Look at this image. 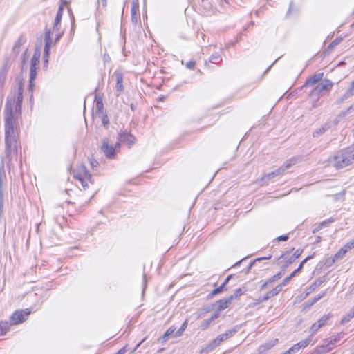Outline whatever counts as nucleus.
<instances>
[{"mask_svg":"<svg viewBox=\"0 0 354 354\" xmlns=\"http://www.w3.org/2000/svg\"><path fill=\"white\" fill-rule=\"evenodd\" d=\"M302 253V250H300V249H297L295 252L293 254V255L292 256V259L293 261H295L296 259L299 258L300 257V255Z\"/></svg>","mask_w":354,"mask_h":354,"instance_id":"obj_46","label":"nucleus"},{"mask_svg":"<svg viewBox=\"0 0 354 354\" xmlns=\"http://www.w3.org/2000/svg\"><path fill=\"white\" fill-rule=\"evenodd\" d=\"M110 60V57L108 55H104V62H109Z\"/></svg>","mask_w":354,"mask_h":354,"instance_id":"obj_62","label":"nucleus"},{"mask_svg":"<svg viewBox=\"0 0 354 354\" xmlns=\"http://www.w3.org/2000/svg\"><path fill=\"white\" fill-rule=\"evenodd\" d=\"M328 345H322L315 348L313 354H323L324 353L330 351L332 348H328Z\"/></svg>","mask_w":354,"mask_h":354,"instance_id":"obj_22","label":"nucleus"},{"mask_svg":"<svg viewBox=\"0 0 354 354\" xmlns=\"http://www.w3.org/2000/svg\"><path fill=\"white\" fill-rule=\"evenodd\" d=\"M73 176L80 183L84 189H86L88 187V183H92L91 174L84 165L75 169L73 170Z\"/></svg>","mask_w":354,"mask_h":354,"instance_id":"obj_3","label":"nucleus"},{"mask_svg":"<svg viewBox=\"0 0 354 354\" xmlns=\"http://www.w3.org/2000/svg\"><path fill=\"white\" fill-rule=\"evenodd\" d=\"M118 142L120 143L127 142L131 145L135 142L136 138L132 134L129 133L127 131H121L118 134Z\"/></svg>","mask_w":354,"mask_h":354,"instance_id":"obj_10","label":"nucleus"},{"mask_svg":"<svg viewBox=\"0 0 354 354\" xmlns=\"http://www.w3.org/2000/svg\"><path fill=\"white\" fill-rule=\"evenodd\" d=\"M276 176H277L275 175L274 172L272 171V172L268 174L267 175H265L263 177H262L261 180V181H268L270 179H272Z\"/></svg>","mask_w":354,"mask_h":354,"instance_id":"obj_35","label":"nucleus"},{"mask_svg":"<svg viewBox=\"0 0 354 354\" xmlns=\"http://www.w3.org/2000/svg\"><path fill=\"white\" fill-rule=\"evenodd\" d=\"M175 330H176V329H175L174 328H173V327H170L169 328H168V329L167 330V331H166V332H167L168 334H170V335H171L174 333Z\"/></svg>","mask_w":354,"mask_h":354,"instance_id":"obj_56","label":"nucleus"},{"mask_svg":"<svg viewBox=\"0 0 354 354\" xmlns=\"http://www.w3.org/2000/svg\"><path fill=\"white\" fill-rule=\"evenodd\" d=\"M61 20L62 19L55 17L54 24H61Z\"/></svg>","mask_w":354,"mask_h":354,"instance_id":"obj_63","label":"nucleus"},{"mask_svg":"<svg viewBox=\"0 0 354 354\" xmlns=\"http://www.w3.org/2000/svg\"><path fill=\"white\" fill-rule=\"evenodd\" d=\"M312 258L311 256L307 257L305 259H304L299 264V267L295 270L297 273L299 272L303 268L304 263L309 259Z\"/></svg>","mask_w":354,"mask_h":354,"instance_id":"obj_38","label":"nucleus"},{"mask_svg":"<svg viewBox=\"0 0 354 354\" xmlns=\"http://www.w3.org/2000/svg\"><path fill=\"white\" fill-rule=\"evenodd\" d=\"M323 295H317V297H314L313 299H312L310 302L306 301L305 303L306 307L309 308L314 303L317 302L319 299H320L322 297Z\"/></svg>","mask_w":354,"mask_h":354,"instance_id":"obj_32","label":"nucleus"},{"mask_svg":"<svg viewBox=\"0 0 354 354\" xmlns=\"http://www.w3.org/2000/svg\"><path fill=\"white\" fill-rule=\"evenodd\" d=\"M146 340V338H144L140 342H139L136 346L135 347V348L133 349V352H134L135 351H136L139 347Z\"/></svg>","mask_w":354,"mask_h":354,"instance_id":"obj_57","label":"nucleus"},{"mask_svg":"<svg viewBox=\"0 0 354 354\" xmlns=\"http://www.w3.org/2000/svg\"><path fill=\"white\" fill-rule=\"evenodd\" d=\"M322 283V281L321 280H317L315 282L314 285L315 286H320V284Z\"/></svg>","mask_w":354,"mask_h":354,"instance_id":"obj_64","label":"nucleus"},{"mask_svg":"<svg viewBox=\"0 0 354 354\" xmlns=\"http://www.w3.org/2000/svg\"><path fill=\"white\" fill-rule=\"evenodd\" d=\"M90 164H91V166L93 168V167H96L97 166L98 162L95 160L91 158L90 159Z\"/></svg>","mask_w":354,"mask_h":354,"instance_id":"obj_54","label":"nucleus"},{"mask_svg":"<svg viewBox=\"0 0 354 354\" xmlns=\"http://www.w3.org/2000/svg\"><path fill=\"white\" fill-rule=\"evenodd\" d=\"M285 169L283 167V166L279 167L278 169H277L275 171H274L275 175L277 176H280V175H282L284 172H285Z\"/></svg>","mask_w":354,"mask_h":354,"instance_id":"obj_45","label":"nucleus"},{"mask_svg":"<svg viewBox=\"0 0 354 354\" xmlns=\"http://www.w3.org/2000/svg\"><path fill=\"white\" fill-rule=\"evenodd\" d=\"M281 277H282L281 272H279V273L274 274V276H272L271 278H270L266 283H264L261 286V289H264L269 284H271V283L277 281V280L281 279Z\"/></svg>","mask_w":354,"mask_h":354,"instance_id":"obj_20","label":"nucleus"},{"mask_svg":"<svg viewBox=\"0 0 354 354\" xmlns=\"http://www.w3.org/2000/svg\"><path fill=\"white\" fill-rule=\"evenodd\" d=\"M232 277V275L227 276L221 285L225 287L226 286V284L229 282V281L230 280Z\"/></svg>","mask_w":354,"mask_h":354,"instance_id":"obj_55","label":"nucleus"},{"mask_svg":"<svg viewBox=\"0 0 354 354\" xmlns=\"http://www.w3.org/2000/svg\"><path fill=\"white\" fill-rule=\"evenodd\" d=\"M333 85V84L330 80L325 79L315 86V88L311 91L310 95L313 97H318L324 91L330 90Z\"/></svg>","mask_w":354,"mask_h":354,"instance_id":"obj_8","label":"nucleus"},{"mask_svg":"<svg viewBox=\"0 0 354 354\" xmlns=\"http://www.w3.org/2000/svg\"><path fill=\"white\" fill-rule=\"evenodd\" d=\"M285 169L283 167V166L279 167L278 169H277L275 171H274L275 175L277 176H280V175H282L284 172H285Z\"/></svg>","mask_w":354,"mask_h":354,"instance_id":"obj_44","label":"nucleus"},{"mask_svg":"<svg viewBox=\"0 0 354 354\" xmlns=\"http://www.w3.org/2000/svg\"><path fill=\"white\" fill-rule=\"evenodd\" d=\"M320 328V326L315 322L313 324L309 329V333H310V336L314 335L316 332Z\"/></svg>","mask_w":354,"mask_h":354,"instance_id":"obj_29","label":"nucleus"},{"mask_svg":"<svg viewBox=\"0 0 354 354\" xmlns=\"http://www.w3.org/2000/svg\"><path fill=\"white\" fill-rule=\"evenodd\" d=\"M26 38L24 36L21 35L15 43L12 48V51L15 55H18L21 50V47L25 44Z\"/></svg>","mask_w":354,"mask_h":354,"instance_id":"obj_15","label":"nucleus"},{"mask_svg":"<svg viewBox=\"0 0 354 354\" xmlns=\"http://www.w3.org/2000/svg\"><path fill=\"white\" fill-rule=\"evenodd\" d=\"M62 13H63V6L60 5L55 17L62 19Z\"/></svg>","mask_w":354,"mask_h":354,"instance_id":"obj_48","label":"nucleus"},{"mask_svg":"<svg viewBox=\"0 0 354 354\" xmlns=\"http://www.w3.org/2000/svg\"><path fill=\"white\" fill-rule=\"evenodd\" d=\"M278 342V339H272L259 347V352L261 354L266 353L267 351L272 348Z\"/></svg>","mask_w":354,"mask_h":354,"instance_id":"obj_14","label":"nucleus"},{"mask_svg":"<svg viewBox=\"0 0 354 354\" xmlns=\"http://www.w3.org/2000/svg\"><path fill=\"white\" fill-rule=\"evenodd\" d=\"M324 76L323 73H316L306 82V86H311L322 80Z\"/></svg>","mask_w":354,"mask_h":354,"instance_id":"obj_16","label":"nucleus"},{"mask_svg":"<svg viewBox=\"0 0 354 354\" xmlns=\"http://www.w3.org/2000/svg\"><path fill=\"white\" fill-rule=\"evenodd\" d=\"M102 122L105 127H107L109 124V120L106 114L102 115Z\"/></svg>","mask_w":354,"mask_h":354,"instance_id":"obj_39","label":"nucleus"},{"mask_svg":"<svg viewBox=\"0 0 354 354\" xmlns=\"http://www.w3.org/2000/svg\"><path fill=\"white\" fill-rule=\"evenodd\" d=\"M354 317V312L345 315L341 320V324H344L348 322Z\"/></svg>","mask_w":354,"mask_h":354,"instance_id":"obj_31","label":"nucleus"},{"mask_svg":"<svg viewBox=\"0 0 354 354\" xmlns=\"http://www.w3.org/2000/svg\"><path fill=\"white\" fill-rule=\"evenodd\" d=\"M342 335H343V333H339L337 336H332V337H330L328 339V344H327V345H328V348H331V347L330 346V344L333 345V344H335V343H337V342L339 340V339H340V337H341V336H342Z\"/></svg>","mask_w":354,"mask_h":354,"instance_id":"obj_23","label":"nucleus"},{"mask_svg":"<svg viewBox=\"0 0 354 354\" xmlns=\"http://www.w3.org/2000/svg\"><path fill=\"white\" fill-rule=\"evenodd\" d=\"M187 320H185V321L183 323V324H182L181 327H180V328L176 331V333H175L174 336H175L176 337H178L181 336V335H182V334L183 333L184 330H185V328H187Z\"/></svg>","mask_w":354,"mask_h":354,"instance_id":"obj_26","label":"nucleus"},{"mask_svg":"<svg viewBox=\"0 0 354 354\" xmlns=\"http://www.w3.org/2000/svg\"><path fill=\"white\" fill-rule=\"evenodd\" d=\"M351 155L345 149L339 151L334 158V167L337 169H342L351 164Z\"/></svg>","mask_w":354,"mask_h":354,"instance_id":"obj_6","label":"nucleus"},{"mask_svg":"<svg viewBox=\"0 0 354 354\" xmlns=\"http://www.w3.org/2000/svg\"><path fill=\"white\" fill-rule=\"evenodd\" d=\"M195 62L194 61H189L188 62L187 64H186V66L187 68H189V69H193L195 66Z\"/></svg>","mask_w":354,"mask_h":354,"instance_id":"obj_50","label":"nucleus"},{"mask_svg":"<svg viewBox=\"0 0 354 354\" xmlns=\"http://www.w3.org/2000/svg\"><path fill=\"white\" fill-rule=\"evenodd\" d=\"M233 299L234 296H230L227 298L219 300L217 301L218 306L216 307V310H225V308L230 307V304Z\"/></svg>","mask_w":354,"mask_h":354,"instance_id":"obj_13","label":"nucleus"},{"mask_svg":"<svg viewBox=\"0 0 354 354\" xmlns=\"http://www.w3.org/2000/svg\"><path fill=\"white\" fill-rule=\"evenodd\" d=\"M126 351L125 347L120 349L115 354H124Z\"/></svg>","mask_w":354,"mask_h":354,"instance_id":"obj_61","label":"nucleus"},{"mask_svg":"<svg viewBox=\"0 0 354 354\" xmlns=\"http://www.w3.org/2000/svg\"><path fill=\"white\" fill-rule=\"evenodd\" d=\"M114 75L116 77V91L119 93L122 92L123 90V77L121 73L120 72H115Z\"/></svg>","mask_w":354,"mask_h":354,"instance_id":"obj_17","label":"nucleus"},{"mask_svg":"<svg viewBox=\"0 0 354 354\" xmlns=\"http://www.w3.org/2000/svg\"><path fill=\"white\" fill-rule=\"evenodd\" d=\"M311 340H312V337H311V336H309L306 339H305L302 341H300L297 344H298V346H300L301 348H304L310 344Z\"/></svg>","mask_w":354,"mask_h":354,"instance_id":"obj_27","label":"nucleus"},{"mask_svg":"<svg viewBox=\"0 0 354 354\" xmlns=\"http://www.w3.org/2000/svg\"><path fill=\"white\" fill-rule=\"evenodd\" d=\"M27 59H28V56L26 55V52H25L24 55H23V66L26 64V62L27 61Z\"/></svg>","mask_w":354,"mask_h":354,"instance_id":"obj_59","label":"nucleus"},{"mask_svg":"<svg viewBox=\"0 0 354 354\" xmlns=\"http://www.w3.org/2000/svg\"><path fill=\"white\" fill-rule=\"evenodd\" d=\"M30 313L31 311H15L10 317V324L8 322H0V335H5L10 326L24 322Z\"/></svg>","mask_w":354,"mask_h":354,"instance_id":"obj_2","label":"nucleus"},{"mask_svg":"<svg viewBox=\"0 0 354 354\" xmlns=\"http://www.w3.org/2000/svg\"><path fill=\"white\" fill-rule=\"evenodd\" d=\"M282 285H277L275 288H274L272 290H270V292H267L265 297H264V299L265 300H267L268 299H270V297L274 296V295H277L279 292H281L282 290Z\"/></svg>","mask_w":354,"mask_h":354,"instance_id":"obj_19","label":"nucleus"},{"mask_svg":"<svg viewBox=\"0 0 354 354\" xmlns=\"http://www.w3.org/2000/svg\"><path fill=\"white\" fill-rule=\"evenodd\" d=\"M297 162V158H292L289 160H288L283 166V167L285 169V170H287L290 169L292 165H295Z\"/></svg>","mask_w":354,"mask_h":354,"instance_id":"obj_25","label":"nucleus"},{"mask_svg":"<svg viewBox=\"0 0 354 354\" xmlns=\"http://www.w3.org/2000/svg\"><path fill=\"white\" fill-rule=\"evenodd\" d=\"M354 95V82H353L351 84V86L346 91L344 94L341 97L340 102H343L344 100L352 97Z\"/></svg>","mask_w":354,"mask_h":354,"instance_id":"obj_18","label":"nucleus"},{"mask_svg":"<svg viewBox=\"0 0 354 354\" xmlns=\"http://www.w3.org/2000/svg\"><path fill=\"white\" fill-rule=\"evenodd\" d=\"M221 61H222V58L221 57L220 53H216L213 54L209 58V62L213 64H218Z\"/></svg>","mask_w":354,"mask_h":354,"instance_id":"obj_24","label":"nucleus"},{"mask_svg":"<svg viewBox=\"0 0 354 354\" xmlns=\"http://www.w3.org/2000/svg\"><path fill=\"white\" fill-rule=\"evenodd\" d=\"M270 258H271V256L266 257H262V258H259V259H256L255 261H254L251 262V263L249 264V266H248V269H247V270H246V272H246V273H248V272H250V269L252 268V267L253 266V265L254 264V263H255V261H260V260H261V259H270Z\"/></svg>","mask_w":354,"mask_h":354,"instance_id":"obj_36","label":"nucleus"},{"mask_svg":"<svg viewBox=\"0 0 354 354\" xmlns=\"http://www.w3.org/2000/svg\"><path fill=\"white\" fill-rule=\"evenodd\" d=\"M334 221V219L333 218H328V219H326L322 222H321L320 223H319V225H320V227L322 228L324 227H327L328 226L330 223H332Z\"/></svg>","mask_w":354,"mask_h":354,"instance_id":"obj_37","label":"nucleus"},{"mask_svg":"<svg viewBox=\"0 0 354 354\" xmlns=\"http://www.w3.org/2000/svg\"><path fill=\"white\" fill-rule=\"evenodd\" d=\"M170 336H171L170 334H168L167 332H165L164 334V336H163V342L167 341L168 339V337Z\"/></svg>","mask_w":354,"mask_h":354,"instance_id":"obj_60","label":"nucleus"},{"mask_svg":"<svg viewBox=\"0 0 354 354\" xmlns=\"http://www.w3.org/2000/svg\"><path fill=\"white\" fill-rule=\"evenodd\" d=\"M235 328H232L226 331L225 333L219 335L216 339L208 344L203 350L202 352L209 353L214 350L223 342L225 341L230 337L233 336L236 333Z\"/></svg>","mask_w":354,"mask_h":354,"instance_id":"obj_4","label":"nucleus"},{"mask_svg":"<svg viewBox=\"0 0 354 354\" xmlns=\"http://www.w3.org/2000/svg\"><path fill=\"white\" fill-rule=\"evenodd\" d=\"M321 229H322V227H320L319 225H318L315 228L313 229V233L315 234V233L318 232Z\"/></svg>","mask_w":354,"mask_h":354,"instance_id":"obj_58","label":"nucleus"},{"mask_svg":"<svg viewBox=\"0 0 354 354\" xmlns=\"http://www.w3.org/2000/svg\"><path fill=\"white\" fill-rule=\"evenodd\" d=\"M21 102H22V93L19 89V93L17 94V106L18 107L19 110H20V109H21Z\"/></svg>","mask_w":354,"mask_h":354,"instance_id":"obj_43","label":"nucleus"},{"mask_svg":"<svg viewBox=\"0 0 354 354\" xmlns=\"http://www.w3.org/2000/svg\"><path fill=\"white\" fill-rule=\"evenodd\" d=\"M96 108L97 110L101 111L103 108V103L101 99H99L96 101Z\"/></svg>","mask_w":354,"mask_h":354,"instance_id":"obj_47","label":"nucleus"},{"mask_svg":"<svg viewBox=\"0 0 354 354\" xmlns=\"http://www.w3.org/2000/svg\"><path fill=\"white\" fill-rule=\"evenodd\" d=\"M218 317V313H214L210 318L205 319L201 324V328L204 330L206 329L210 323L215 319H216Z\"/></svg>","mask_w":354,"mask_h":354,"instance_id":"obj_21","label":"nucleus"},{"mask_svg":"<svg viewBox=\"0 0 354 354\" xmlns=\"http://www.w3.org/2000/svg\"><path fill=\"white\" fill-rule=\"evenodd\" d=\"M224 288H225L224 286L221 285L219 287L213 290L212 292H211V294L209 295V296L213 297L216 295L221 293L223 291Z\"/></svg>","mask_w":354,"mask_h":354,"instance_id":"obj_34","label":"nucleus"},{"mask_svg":"<svg viewBox=\"0 0 354 354\" xmlns=\"http://www.w3.org/2000/svg\"><path fill=\"white\" fill-rule=\"evenodd\" d=\"M344 149L351 155L354 152V143Z\"/></svg>","mask_w":354,"mask_h":354,"instance_id":"obj_51","label":"nucleus"},{"mask_svg":"<svg viewBox=\"0 0 354 354\" xmlns=\"http://www.w3.org/2000/svg\"><path fill=\"white\" fill-rule=\"evenodd\" d=\"M325 131H326V128L325 127H321V128L317 129L315 131H314L313 136L314 137H317L318 136L324 133Z\"/></svg>","mask_w":354,"mask_h":354,"instance_id":"obj_40","label":"nucleus"},{"mask_svg":"<svg viewBox=\"0 0 354 354\" xmlns=\"http://www.w3.org/2000/svg\"><path fill=\"white\" fill-rule=\"evenodd\" d=\"M120 144L117 142L113 145L110 144L107 138L103 139L101 150L105 156L109 159H114L116 152L120 149Z\"/></svg>","mask_w":354,"mask_h":354,"instance_id":"obj_5","label":"nucleus"},{"mask_svg":"<svg viewBox=\"0 0 354 354\" xmlns=\"http://www.w3.org/2000/svg\"><path fill=\"white\" fill-rule=\"evenodd\" d=\"M6 178L4 166L2 164L0 166V214L3 211V191L2 189V185L3 183V180Z\"/></svg>","mask_w":354,"mask_h":354,"instance_id":"obj_12","label":"nucleus"},{"mask_svg":"<svg viewBox=\"0 0 354 354\" xmlns=\"http://www.w3.org/2000/svg\"><path fill=\"white\" fill-rule=\"evenodd\" d=\"M329 318V315H324L321 317L316 323L320 326V328H322L326 324Z\"/></svg>","mask_w":354,"mask_h":354,"instance_id":"obj_28","label":"nucleus"},{"mask_svg":"<svg viewBox=\"0 0 354 354\" xmlns=\"http://www.w3.org/2000/svg\"><path fill=\"white\" fill-rule=\"evenodd\" d=\"M346 248H342L338 252H337L333 257L328 258L326 261V264L330 266L336 261L343 259V257L346 254Z\"/></svg>","mask_w":354,"mask_h":354,"instance_id":"obj_11","label":"nucleus"},{"mask_svg":"<svg viewBox=\"0 0 354 354\" xmlns=\"http://www.w3.org/2000/svg\"><path fill=\"white\" fill-rule=\"evenodd\" d=\"M60 26H61V24H54V25H53V32H56V37H57L56 41L59 39V38L61 37V34L58 32L60 30Z\"/></svg>","mask_w":354,"mask_h":354,"instance_id":"obj_30","label":"nucleus"},{"mask_svg":"<svg viewBox=\"0 0 354 354\" xmlns=\"http://www.w3.org/2000/svg\"><path fill=\"white\" fill-rule=\"evenodd\" d=\"M244 292V290L241 288L236 289L233 295L231 296H234V299L237 298L238 297L242 295Z\"/></svg>","mask_w":354,"mask_h":354,"instance_id":"obj_41","label":"nucleus"},{"mask_svg":"<svg viewBox=\"0 0 354 354\" xmlns=\"http://www.w3.org/2000/svg\"><path fill=\"white\" fill-rule=\"evenodd\" d=\"M51 34H52V32H51L50 30H47L45 32V37H44L45 46H44V62L46 63H48V57L50 55V48L51 44H52Z\"/></svg>","mask_w":354,"mask_h":354,"instance_id":"obj_9","label":"nucleus"},{"mask_svg":"<svg viewBox=\"0 0 354 354\" xmlns=\"http://www.w3.org/2000/svg\"><path fill=\"white\" fill-rule=\"evenodd\" d=\"M300 349L301 348L298 346V344H295L290 348V351H292V353L298 352Z\"/></svg>","mask_w":354,"mask_h":354,"instance_id":"obj_49","label":"nucleus"},{"mask_svg":"<svg viewBox=\"0 0 354 354\" xmlns=\"http://www.w3.org/2000/svg\"><path fill=\"white\" fill-rule=\"evenodd\" d=\"M40 53L35 51L31 59L30 70V88L33 86V81L37 76V68L39 64Z\"/></svg>","mask_w":354,"mask_h":354,"instance_id":"obj_7","label":"nucleus"},{"mask_svg":"<svg viewBox=\"0 0 354 354\" xmlns=\"http://www.w3.org/2000/svg\"><path fill=\"white\" fill-rule=\"evenodd\" d=\"M277 239L279 241H286L288 239V235H282V236L277 237Z\"/></svg>","mask_w":354,"mask_h":354,"instance_id":"obj_52","label":"nucleus"},{"mask_svg":"<svg viewBox=\"0 0 354 354\" xmlns=\"http://www.w3.org/2000/svg\"><path fill=\"white\" fill-rule=\"evenodd\" d=\"M290 280H291V279H290V277H286V278L283 279V282H282L281 283H280V285H282V288H283V286H285L286 285H287V284L289 283V281H290Z\"/></svg>","mask_w":354,"mask_h":354,"instance_id":"obj_53","label":"nucleus"},{"mask_svg":"<svg viewBox=\"0 0 354 354\" xmlns=\"http://www.w3.org/2000/svg\"><path fill=\"white\" fill-rule=\"evenodd\" d=\"M15 104V97L14 96L8 97L6 104V117H5V135H6V157L9 160L7 167L9 170L11 169L12 159H16L17 156L16 129L15 127V119L13 116V108Z\"/></svg>","mask_w":354,"mask_h":354,"instance_id":"obj_1","label":"nucleus"},{"mask_svg":"<svg viewBox=\"0 0 354 354\" xmlns=\"http://www.w3.org/2000/svg\"><path fill=\"white\" fill-rule=\"evenodd\" d=\"M323 295H317V297H314L313 299H312L310 302L306 301L305 303L306 307L309 308L314 303L317 302L319 299H320L322 297Z\"/></svg>","mask_w":354,"mask_h":354,"instance_id":"obj_33","label":"nucleus"},{"mask_svg":"<svg viewBox=\"0 0 354 354\" xmlns=\"http://www.w3.org/2000/svg\"><path fill=\"white\" fill-rule=\"evenodd\" d=\"M344 248H346V251L351 250L354 248V238L348 242L344 247Z\"/></svg>","mask_w":354,"mask_h":354,"instance_id":"obj_42","label":"nucleus"}]
</instances>
